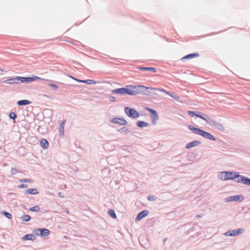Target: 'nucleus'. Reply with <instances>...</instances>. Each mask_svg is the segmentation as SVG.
<instances>
[{"mask_svg": "<svg viewBox=\"0 0 250 250\" xmlns=\"http://www.w3.org/2000/svg\"><path fill=\"white\" fill-rule=\"evenodd\" d=\"M129 91H130L129 95L133 96L137 94H143L144 95H149L150 94H155L153 92H150L148 90L153 91H162L165 92L164 89H160L157 88H153L151 87H146L142 85H128Z\"/></svg>", "mask_w": 250, "mask_h": 250, "instance_id": "nucleus-1", "label": "nucleus"}, {"mask_svg": "<svg viewBox=\"0 0 250 250\" xmlns=\"http://www.w3.org/2000/svg\"><path fill=\"white\" fill-rule=\"evenodd\" d=\"M14 80L15 81V83H32L33 81H36L37 80H44L46 81H49V80L47 79H43L40 77H39L36 76H34L32 77H20V76H16V77H14Z\"/></svg>", "mask_w": 250, "mask_h": 250, "instance_id": "nucleus-2", "label": "nucleus"}, {"mask_svg": "<svg viewBox=\"0 0 250 250\" xmlns=\"http://www.w3.org/2000/svg\"><path fill=\"white\" fill-rule=\"evenodd\" d=\"M235 171H222L219 173V178L224 181H227L229 180H233L235 179L237 176L236 173H235Z\"/></svg>", "mask_w": 250, "mask_h": 250, "instance_id": "nucleus-3", "label": "nucleus"}, {"mask_svg": "<svg viewBox=\"0 0 250 250\" xmlns=\"http://www.w3.org/2000/svg\"><path fill=\"white\" fill-rule=\"evenodd\" d=\"M125 113L130 118L135 119L139 117V113L135 109L129 107L125 108Z\"/></svg>", "mask_w": 250, "mask_h": 250, "instance_id": "nucleus-4", "label": "nucleus"}, {"mask_svg": "<svg viewBox=\"0 0 250 250\" xmlns=\"http://www.w3.org/2000/svg\"><path fill=\"white\" fill-rule=\"evenodd\" d=\"M130 91H129L128 85H127L125 87L118 88L112 90L111 93L113 94H120V95H129Z\"/></svg>", "mask_w": 250, "mask_h": 250, "instance_id": "nucleus-5", "label": "nucleus"}, {"mask_svg": "<svg viewBox=\"0 0 250 250\" xmlns=\"http://www.w3.org/2000/svg\"><path fill=\"white\" fill-rule=\"evenodd\" d=\"M34 232L38 236L41 237L47 236L50 233V230L45 228H38L34 230Z\"/></svg>", "mask_w": 250, "mask_h": 250, "instance_id": "nucleus-6", "label": "nucleus"}, {"mask_svg": "<svg viewBox=\"0 0 250 250\" xmlns=\"http://www.w3.org/2000/svg\"><path fill=\"white\" fill-rule=\"evenodd\" d=\"M244 231V229L239 228L228 231L224 233V235L227 236H235L242 233Z\"/></svg>", "mask_w": 250, "mask_h": 250, "instance_id": "nucleus-7", "label": "nucleus"}, {"mask_svg": "<svg viewBox=\"0 0 250 250\" xmlns=\"http://www.w3.org/2000/svg\"><path fill=\"white\" fill-rule=\"evenodd\" d=\"M244 200V197L242 195H236L234 196H229L226 198L224 200L226 202H232V201H239L242 202Z\"/></svg>", "mask_w": 250, "mask_h": 250, "instance_id": "nucleus-8", "label": "nucleus"}, {"mask_svg": "<svg viewBox=\"0 0 250 250\" xmlns=\"http://www.w3.org/2000/svg\"><path fill=\"white\" fill-rule=\"evenodd\" d=\"M111 122L121 125H125L127 124V122L125 119L117 117L113 118L111 120Z\"/></svg>", "mask_w": 250, "mask_h": 250, "instance_id": "nucleus-9", "label": "nucleus"}, {"mask_svg": "<svg viewBox=\"0 0 250 250\" xmlns=\"http://www.w3.org/2000/svg\"><path fill=\"white\" fill-rule=\"evenodd\" d=\"M188 128L194 133L203 136V130L196 128L192 125H188Z\"/></svg>", "mask_w": 250, "mask_h": 250, "instance_id": "nucleus-10", "label": "nucleus"}, {"mask_svg": "<svg viewBox=\"0 0 250 250\" xmlns=\"http://www.w3.org/2000/svg\"><path fill=\"white\" fill-rule=\"evenodd\" d=\"M188 114L192 117L199 118L203 119V114L199 111H188Z\"/></svg>", "mask_w": 250, "mask_h": 250, "instance_id": "nucleus-11", "label": "nucleus"}, {"mask_svg": "<svg viewBox=\"0 0 250 250\" xmlns=\"http://www.w3.org/2000/svg\"><path fill=\"white\" fill-rule=\"evenodd\" d=\"M69 77L70 78H71L72 79H73L75 80V81H76L78 82H80V83H86L87 84H94L96 83V82L94 80H92L88 79V80H83L78 79L73 77L71 76H70Z\"/></svg>", "mask_w": 250, "mask_h": 250, "instance_id": "nucleus-12", "label": "nucleus"}, {"mask_svg": "<svg viewBox=\"0 0 250 250\" xmlns=\"http://www.w3.org/2000/svg\"><path fill=\"white\" fill-rule=\"evenodd\" d=\"M149 213V211L147 210H144L140 212L137 215L135 221H138L142 219L145 217Z\"/></svg>", "mask_w": 250, "mask_h": 250, "instance_id": "nucleus-13", "label": "nucleus"}, {"mask_svg": "<svg viewBox=\"0 0 250 250\" xmlns=\"http://www.w3.org/2000/svg\"><path fill=\"white\" fill-rule=\"evenodd\" d=\"M201 144V142L200 141L195 140L187 144L185 147L187 149H189L191 147L196 146Z\"/></svg>", "mask_w": 250, "mask_h": 250, "instance_id": "nucleus-14", "label": "nucleus"}, {"mask_svg": "<svg viewBox=\"0 0 250 250\" xmlns=\"http://www.w3.org/2000/svg\"><path fill=\"white\" fill-rule=\"evenodd\" d=\"M36 239V236L33 234H27L23 236L21 239L23 241L32 240L34 241Z\"/></svg>", "mask_w": 250, "mask_h": 250, "instance_id": "nucleus-15", "label": "nucleus"}, {"mask_svg": "<svg viewBox=\"0 0 250 250\" xmlns=\"http://www.w3.org/2000/svg\"><path fill=\"white\" fill-rule=\"evenodd\" d=\"M199 56V54L198 53H193L191 54H188L185 56L183 57L181 60L183 61L184 60L187 59H191L195 57H198Z\"/></svg>", "mask_w": 250, "mask_h": 250, "instance_id": "nucleus-16", "label": "nucleus"}, {"mask_svg": "<svg viewBox=\"0 0 250 250\" xmlns=\"http://www.w3.org/2000/svg\"><path fill=\"white\" fill-rule=\"evenodd\" d=\"M235 173H236V174H237V176H238L237 177H236L235 178V179H234V180L238 183H242L243 184L246 185V183H244V181H243L242 179L243 177H247L245 176L244 175H240L239 173L237 171L235 172Z\"/></svg>", "mask_w": 250, "mask_h": 250, "instance_id": "nucleus-17", "label": "nucleus"}, {"mask_svg": "<svg viewBox=\"0 0 250 250\" xmlns=\"http://www.w3.org/2000/svg\"><path fill=\"white\" fill-rule=\"evenodd\" d=\"M150 117L152 120V124L155 125L156 124V121L159 119L158 115L156 110L151 114Z\"/></svg>", "mask_w": 250, "mask_h": 250, "instance_id": "nucleus-18", "label": "nucleus"}, {"mask_svg": "<svg viewBox=\"0 0 250 250\" xmlns=\"http://www.w3.org/2000/svg\"><path fill=\"white\" fill-rule=\"evenodd\" d=\"M40 146L43 149H46L48 147L49 143L48 141L45 139H42L40 140Z\"/></svg>", "mask_w": 250, "mask_h": 250, "instance_id": "nucleus-19", "label": "nucleus"}, {"mask_svg": "<svg viewBox=\"0 0 250 250\" xmlns=\"http://www.w3.org/2000/svg\"><path fill=\"white\" fill-rule=\"evenodd\" d=\"M39 192L37 190V189L36 188H29L25 190L24 193L25 194H29L32 195H35L38 194Z\"/></svg>", "mask_w": 250, "mask_h": 250, "instance_id": "nucleus-20", "label": "nucleus"}, {"mask_svg": "<svg viewBox=\"0 0 250 250\" xmlns=\"http://www.w3.org/2000/svg\"><path fill=\"white\" fill-rule=\"evenodd\" d=\"M204 121H205L207 123H208L209 125L211 126H213L214 125L215 121L211 119L208 115H207L204 114Z\"/></svg>", "mask_w": 250, "mask_h": 250, "instance_id": "nucleus-21", "label": "nucleus"}, {"mask_svg": "<svg viewBox=\"0 0 250 250\" xmlns=\"http://www.w3.org/2000/svg\"><path fill=\"white\" fill-rule=\"evenodd\" d=\"M31 102L28 100H21L17 102V104L19 106H23L29 104Z\"/></svg>", "mask_w": 250, "mask_h": 250, "instance_id": "nucleus-22", "label": "nucleus"}, {"mask_svg": "<svg viewBox=\"0 0 250 250\" xmlns=\"http://www.w3.org/2000/svg\"><path fill=\"white\" fill-rule=\"evenodd\" d=\"M204 138L209 139L212 141H216V138L210 133L204 131Z\"/></svg>", "mask_w": 250, "mask_h": 250, "instance_id": "nucleus-23", "label": "nucleus"}, {"mask_svg": "<svg viewBox=\"0 0 250 250\" xmlns=\"http://www.w3.org/2000/svg\"><path fill=\"white\" fill-rule=\"evenodd\" d=\"M136 125L138 127L140 128L146 127L149 125V124L147 123L142 121H137L136 123Z\"/></svg>", "mask_w": 250, "mask_h": 250, "instance_id": "nucleus-24", "label": "nucleus"}, {"mask_svg": "<svg viewBox=\"0 0 250 250\" xmlns=\"http://www.w3.org/2000/svg\"><path fill=\"white\" fill-rule=\"evenodd\" d=\"M139 69L143 71H151L153 72H156V70L154 67H140Z\"/></svg>", "mask_w": 250, "mask_h": 250, "instance_id": "nucleus-25", "label": "nucleus"}, {"mask_svg": "<svg viewBox=\"0 0 250 250\" xmlns=\"http://www.w3.org/2000/svg\"><path fill=\"white\" fill-rule=\"evenodd\" d=\"M213 126L215 127L219 131H223L225 130V128L223 125L216 122Z\"/></svg>", "mask_w": 250, "mask_h": 250, "instance_id": "nucleus-26", "label": "nucleus"}, {"mask_svg": "<svg viewBox=\"0 0 250 250\" xmlns=\"http://www.w3.org/2000/svg\"><path fill=\"white\" fill-rule=\"evenodd\" d=\"M31 217L27 214H24L21 217V219L22 221L28 222L30 220Z\"/></svg>", "mask_w": 250, "mask_h": 250, "instance_id": "nucleus-27", "label": "nucleus"}, {"mask_svg": "<svg viewBox=\"0 0 250 250\" xmlns=\"http://www.w3.org/2000/svg\"><path fill=\"white\" fill-rule=\"evenodd\" d=\"M108 213L109 215L112 217L113 219H116L117 218V215L115 211L113 209H110L108 211Z\"/></svg>", "mask_w": 250, "mask_h": 250, "instance_id": "nucleus-28", "label": "nucleus"}, {"mask_svg": "<svg viewBox=\"0 0 250 250\" xmlns=\"http://www.w3.org/2000/svg\"><path fill=\"white\" fill-rule=\"evenodd\" d=\"M1 213L8 219H10L12 218V214L5 210L1 211Z\"/></svg>", "mask_w": 250, "mask_h": 250, "instance_id": "nucleus-29", "label": "nucleus"}, {"mask_svg": "<svg viewBox=\"0 0 250 250\" xmlns=\"http://www.w3.org/2000/svg\"><path fill=\"white\" fill-rule=\"evenodd\" d=\"M29 211L34 212H39L40 211V208L39 206H34L29 209Z\"/></svg>", "mask_w": 250, "mask_h": 250, "instance_id": "nucleus-30", "label": "nucleus"}, {"mask_svg": "<svg viewBox=\"0 0 250 250\" xmlns=\"http://www.w3.org/2000/svg\"><path fill=\"white\" fill-rule=\"evenodd\" d=\"M64 126H63L62 125H60V129H59V131H60V135L62 137H63L64 136Z\"/></svg>", "mask_w": 250, "mask_h": 250, "instance_id": "nucleus-31", "label": "nucleus"}, {"mask_svg": "<svg viewBox=\"0 0 250 250\" xmlns=\"http://www.w3.org/2000/svg\"><path fill=\"white\" fill-rule=\"evenodd\" d=\"M117 131L122 133L125 132L126 134L129 132V130L126 127H123Z\"/></svg>", "mask_w": 250, "mask_h": 250, "instance_id": "nucleus-32", "label": "nucleus"}, {"mask_svg": "<svg viewBox=\"0 0 250 250\" xmlns=\"http://www.w3.org/2000/svg\"><path fill=\"white\" fill-rule=\"evenodd\" d=\"M15 81L14 80V78H11L7 79L4 81V83H6L12 84H15Z\"/></svg>", "mask_w": 250, "mask_h": 250, "instance_id": "nucleus-33", "label": "nucleus"}, {"mask_svg": "<svg viewBox=\"0 0 250 250\" xmlns=\"http://www.w3.org/2000/svg\"><path fill=\"white\" fill-rule=\"evenodd\" d=\"M17 117V114L14 112H11L9 114V118L11 119L15 120Z\"/></svg>", "mask_w": 250, "mask_h": 250, "instance_id": "nucleus-34", "label": "nucleus"}, {"mask_svg": "<svg viewBox=\"0 0 250 250\" xmlns=\"http://www.w3.org/2000/svg\"><path fill=\"white\" fill-rule=\"evenodd\" d=\"M147 199L149 201H155L157 200V197L154 195H148Z\"/></svg>", "mask_w": 250, "mask_h": 250, "instance_id": "nucleus-35", "label": "nucleus"}, {"mask_svg": "<svg viewBox=\"0 0 250 250\" xmlns=\"http://www.w3.org/2000/svg\"><path fill=\"white\" fill-rule=\"evenodd\" d=\"M243 181H244V183H246V185L250 186V178L249 177H243Z\"/></svg>", "mask_w": 250, "mask_h": 250, "instance_id": "nucleus-36", "label": "nucleus"}, {"mask_svg": "<svg viewBox=\"0 0 250 250\" xmlns=\"http://www.w3.org/2000/svg\"><path fill=\"white\" fill-rule=\"evenodd\" d=\"M19 181L21 183H32L33 180L31 179H20Z\"/></svg>", "mask_w": 250, "mask_h": 250, "instance_id": "nucleus-37", "label": "nucleus"}, {"mask_svg": "<svg viewBox=\"0 0 250 250\" xmlns=\"http://www.w3.org/2000/svg\"><path fill=\"white\" fill-rule=\"evenodd\" d=\"M48 85L51 87L53 90H56L58 88V85L54 83H49Z\"/></svg>", "mask_w": 250, "mask_h": 250, "instance_id": "nucleus-38", "label": "nucleus"}, {"mask_svg": "<svg viewBox=\"0 0 250 250\" xmlns=\"http://www.w3.org/2000/svg\"><path fill=\"white\" fill-rule=\"evenodd\" d=\"M18 172H19V171L16 168L13 167L11 169V173L13 175H15V174H17V173H18Z\"/></svg>", "mask_w": 250, "mask_h": 250, "instance_id": "nucleus-39", "label": "nucleus"}, {"mask_svg": "<svg viewBox=\"0 0 250 250\" xmlns=\"http://www.w3.org/2000/svg\"><path fill=\"white\" fill-rule=\"evenodd\" d=\"M28 187V185L26 184H21L20 185H19L18 187L19 188H26Z\"/></svg>", "mask_w": 250, "mask_h": 250, "instance_id": "nucleus-40", "label": "nucleus"}, {"mask_svg": "<svg viewBox=\"0 0 250 250\" xmlns=\"http://www.w3.org/2000/svg\"><path fill=\"white\" fill-rule=\"evenodd\" d=\"M109 100L111 102H116V98L114 96H110L109 97Z\"/></svg>", "mask_w": 250, "mask_h": 250, "instance_id": "nucleus-41", "label": "nucleus"}, {"mask_svg": "<svg viewBox=\"0 0 250 250\" xmlns=\"http://www.w3.org/2000/svg\"><path fill=\"white\" fill-rule=\"evenodd\" d=\"M146 109L151 114L152 113H153L154 111H155V110L154 109H151V108H147Z\"/></svg>", "mask_w": 250, "mask_h": 250, "instance_id": "nucleus-42", "label": "nucleus"}, {"mask_svg": "<svg viewBox=\"0 0 250 250\" xmlns=\"http://www.w3.org/2000/svg\"><path fill=\"white\" fill-rule=\"evenodd\" d=\"M58 196L61 198H62L64 197L63 193L61 192L58 193Z\"/></svg>", "mask_w": 250, "mask_h": 250, "instance_id": "nucleus-43", "label": "nucleus"}, {"mask_svg": "<svg viewBox=\"0 0 250 250\" xmlns=\"http://www.w3.org/2000/svg\"><path fill=\"white\" fill-rule=\"evenodd\" d=\"M66 122V120H63L62 121L60 125H62L63 126H64V124Z\"/></svg>", "mask_w": 250, "mask_h": 250, "instance_id": "nucleus-44", "label": "nucleus"}, {"mask_svg": "<svg viewBox=\"0 0 250 250\" xmlns=\"http://www.w3.org/2000/svg\"><path fill=\"white\" fill-rule=\"evenodd\" d=\"M3 72V69H0V75H2V74Z\"/></svg>", "mask_w": 250, "mask_h": 250, "instance_id": "nucleus-45", "label": "nucleus"}, {"mask_svg": "<svg viewBox=\"0 0 250 250\" xmlns=\"http://www.w3.org/2000/svg\"><path fill=\"white\" fill-rule=\"evenodd\" d=\"M43 96L48 97V96L46 94H43Z\"/></svg>", "mask_w": 250, "mask_h": 250, "instance_id": "nucleus-46", "label": "nucleus"}, {"mask_svg": "<svg viewBox=\"0 0 250 250\" xmlns=\"http://www.w3.org/2000/svg\"><path fill=\"white\" fill-rule=\"evenodd\" d=\"M66 212H67V213H69V211H68V210H67Z\"/></svg>", "mask_w": 250, "mask_h": 250, "instance_id": "nucleus-47", "label": "nucleus"}, {"mask_svg": "<svg viewBox=\"0 0 250 250\" xmlns=\"http://www.w3.org/2000/svg\"><path fill=\"white\" fill-rule=\"evenodd\" d=\"M207 82H204V83H207Z\"/></svg>", "mask_w": 250, "mask_h": 250, "instance_id": "nucleus-48", "label": "nucleus"}, {"mask_svg": "<svg viewBox=\"0 0 250 250\" xmlns=\"http://www.w3.org/2000/svg\"><path fill=\"white\" fill-rule=\"evenodd\" d=\"M249 191H250V188L249 189Z\"/></svg>", "mask_w": 250, "mask_h": 250, "instance_id": "nucleus-49", "label": "nucleus"}]
</instances>
